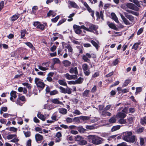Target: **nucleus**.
<instances>
[{"label":"nucleus","instance_id":"f257e3e1","mask_svg":"<svg viewBox=\"0 0 146 146\" xmlns=\"http://www.w3.org/2000/svg\"><path fill=\"white\" fill-rule=\"evenodd\" d=\"M89 142L95 145H99L102 143L104 139L94 135H89L88 136Z\"/></svg>","mask_w":146,"mask_h":146},{"label":"nucleus","instance_id":"f03ea898","mask_svg":"<svg viewBox=\"0 0 146 146\" xmlns=\"http://www.w3.org/2000/svg\"><path fill=\"white\" fill-rule=\"evenodd\" d=\"M43 80L40 78H36L35 79V83L39 89L42 90L44 87L45 84Z\"/></svg>","mask_w":146,"mask_h":146},{"label":"nucleus","instance_id":"7ed1b4c3","mask_svg":"<svg viewBox=\"0 0 146 146\" xmlns=\"http://www.w3.org/2000/svg\"><path fill=\"white\" fill-rule=\"evenodd\" d=\"M7 139L8 140L11 139L10 141V142L15 143L16 145H19L18 143H17L19 141V140L17 137V135L16 134L9 135L7 136ZM18 146H19L18 145Z\"/></svg>","mask_w":146,"mask_h":146},{"label":"nucleus","instance_id":"20e7f679","mask_svg":"<svg viewBox=\"0 0 146 146\" xmlns=\"http://www.w3.org/2000/svg\"><path fill=\"white\" fill-rule=\"evenodd\" d=\"M82 27L83 29L88 32H92L93 30H96L98 28L97 26L94 25L92 24H91L88 28H86L84 25H82Z\"/></svg>","mask_w":146,"mask_h":146},{"label":"nucleus","instance_id":"39448f33","mask_svg":"<svg viewBox=\"0 0 146 146\" xmlns=\"http://www.w3.org/2000/svg\"><path fill=\"white\" fill-rule=\"evenodd\" d=\"M95 58L96 56L94 54L92 53L90 54L88 53H86L85 54H84L82 56V58L85 62H89L90 61L89 58L91 57Z\"/></svg>","mask_w":146,"mask_h":146},{"label":"nucleus","instance_id":"423d86ee","mask_svg":"<svg viewBox=\"0 0 146 146\" xmlns=\"http://www.w3.org/2000/svg\"><path fill=\"white\" fill-rule=\"evenodd\" d=\"M49 63V62H44L41 65H38L37 66L39 69L42 71H46L48 69Z\"/></svg>","mask_w":146,"mask_h":146},{"label":"nucleus","instance_id":"0eeeda50","mask_svg":"<svg viewBox=\"0 0 146 146\" xmlns=\"http://www.w3.org/2000/svg\"><path fill=\"white\" fill-rule=\"evenodd\" d=\"M26 101L25 98L24 96H21L19 97L16 100L15 102L16 104L17 105L22 106Z\"/></svg>","mask_w":146,"mask_h":146},{"label":"nucleus","instance_id":"6e6552de","mask_svg":"<svg viewBox=\"0 0 146 146\" xmlns=\"http://www.w3.org/2000/svg\"><path fill=\"white\" fill-rule=\"evenodd\" d=\"M59 88L60 90V92L61 93L65 94L67 93L69 94L72 93V89L68 87H67L66 88H65L62 86H60L59 87Z\"/></svg>","mask_w":146,"mask_h":146},{"label":"nucleus","instance_id":"1a4fd4ad","mask_svg":"<svg viewBox=\"0 0 146 146\" xmlns=\"http://www.w3.org/2000/svg\"><path fill=\"white\" fill-rule=\"evenodd\" d=\"M132 133L131 132H126L123 133V139L127 141L128 142L129 140V138L131 135Z\"/></svg>","mask_w":146,"mask_h":146},{"label":"nucleus","instance_id":"9d476101","mask_svg":"<svg viewBox=\"0 0 146 146\" xmlns=\"http://www.w3.org/2000/svg\"><path fill=\"white\" fill-rule=\"evenodd\" d=\"M126 5L128 8L134 10L138 11L139 10V8L132 3H127Z\"/></svg>","mask_w":146,"mask_h":146},{"label":"nucleus","instance_id":"9b49d317","mask_svg":"<svg viewBox=\"0 0 146 146\" xmlns=\"http://www.w3.org/2000/svg\"><path fill=\"white\" fill-rule=\"evenodd\" d=\"M82 25L81 26L76 25H74L73 28L76 33L79 34L81 33L82 32L81 30V29H83V28L82 27Z\"/></svg>","mask_w":146,"mask_h":146},{"label":"nucleus","instance_id":"f8f14e48","mask_svg":"<svg viewBox=\"0 0 146 146\" xmlns=\"http://www.w3.org/2000/svg\"><path fill=\"white\" fill-rule=\"evenodd\" d=\"M35 137L36 142L39 143H40L43 139V136L38 133L35 135Z\"/></svg>","mask_w":146,"mask_h":146},{"label":"nucleus","instance_id":"ddd939ff","mask_svg":"<svg viewBox=\"0 0 146 146\" xmlns=\"http://www.w3.org/2000/svg\"><path fill=\"white\" fill-rule=\"evenodd\" d=\"M64 76L68 80H75L78 78V76L76 75H70L68 73L64 75Z\"/></svg>","mask_w":146,"mask_h":146},{"label":"nucleus","instance_id":"4468645a","mask_svg":"<svg viewBox=\"0 0 146 146\" xmlns=\"http://www.w3.org/2000/svg\"><path fill=\"white\" fill-rule=\"evenodd\" d=\"M16 94V92L14 91H12L10 93L11 97L10 98V100L13 102H15V99L17 97Z\"/></svg>","mask_w":146,"mask_h":146},{"label":"nucleus","instance_id":"2eb2a0df","mask_svg":"<svg viewBox=\"0 0 146 146\" xmlns=\"http://www.w3.org/2000/svg\"><path fill=\"white\" fill-rule=\"evenodd\" d=\"M105 110L103 111L101 114V116L102 117H105L106 116H110L111 115V114L109 112H108Z\"/></svg>","mask_w":146,"mask_h":146},{"label":"nucleus","instance_id":"dca6fc26","mask_svg":"<svg viewBox=\"0 0 146 146\" xmlns=\"http://www.w3.org/2000/svg\"><path fill=\"white\" fill-rule=\"evenodd\" d=\"M125 17L128 19L130 21L133 22L134 20V17L133 16L130 15H128L125 12L123 13Z\"/></svg>","mask_w":146,"mask_h":146},{"label":"nucleus","instance_id":"f3484780","mask_svg":"<svg viewBox=\"0 0 146 146\" xmlns=\"http://www.w3.org/2000/svg\"><path fill=\"white\" fill-rule=\"evenodd\" d=\"M69 72L71 74L74 73L75 75H76L78 74V71L76 67L71 68L69 70Z\"/></svg>","mask_w":146,"mask_h":146},{"label":"nucleus","instance_id":"a211bd4d","mask_svg":"<svg viewBox=\"0 0 146 146\" xmlns=\"http://www.w3.org/2000/svg\"><path fill=\"white\" fill-rule=\"evenodd\" d=\"M107 24L110 28L116 31L117 30V28L115 26V24L114 23H110L109 21H108L107 22Z\"/></svg>","mask_w":146,"mask_h":146},{"label":"nucleus","instance_id":"6ab92c4d","mask_svg":"<svg viewBox=\"0 0 146 146\" xmlns=\"http://www.w3.org/2000/svg\"><path fill=\"white\" fill-rule=\"evenodd\" d=\"M120 16L124 23L126 25H129L130 23L129 21L121 13H120Z\"/></svg>","mask_w":146,"mask_h":146},{"label":"nucleus","instance_id":"aec40b11","mask_svg":"<svg viewBox=\"0 0 146 146\" xmlns=\"http://www.w3.org/2000/svg\"><path fill=\"white\" fill-rule=\"evenodd\" d=\"M68 3L72 7L76 9L79 8L78 6L74 2L69 1H68Z\"/></svg>","mask_w":146,"mask_h":146},{"label":"nucleus","instance_id":"412c9836","mask_svg":"<svg viewBox=\"0 0 146 146\" xmlns=\"http://www.w3.org/2000/svg\"><path fill=\"white\" fill-rule=\"evenodd\" d=\"M125 114L123 112L118 113L116 115V117L117 118H119L121 119H123L126 116Z\"/></svg>","mask_w":146,"mask_h":146},{"label":"nucleus","instance_id":"4be33fe9","mask_svg":"<svg viewBox=\"0 0 146 146\" xmlns=\"http://www.w3.org/2000/svg\"><path fill=\"white\" fill-rule=\"evenodd\" d=\"M37 116L38 118L43 121H44L46 119V117L44 115L42 114L41 112H38Z\"/></svg>","mask_w":146,"mask_h":146},{"label":"nucleus","instance_id":"5701e85b","mask_svg":"<svg viewBox=\"0 0 146 146\" xmlns=\"http://www.w3.org/2000/svg\"><path fill=\"white\" fill-rule=\"evenodd\" d=\"M18 90L19 92H23V93L25 94H26L27 92V90L26 88H23L21 87L18 88Z\"/></svg>","mask_w":146,"mask_h":146},{"label":"nucleus","instance_id":"b1692460","mask_svg":"<svg viewBox=\"0 0 146 146\" xmlns=\"http://www.w3.org/2000/svg\"><path fill=\"white\" fill-rule=\"evenodd\" d=\"M112 19L113 20L116 22L119 23V21L116 15L114 13H112L111 14Z\"/></svg>","mask_w":146,"mask_h":146},{"label":"nucleus","instance_id":"393cba45","mask_svg":"<svg viewBox=\"0 0 146 146\" xmlns=\"http://www.w3.org/2000/svg\"><path fill=\"white\" fill-rule=\"evenodd\" d=\"M116 116L114 115L111 117V118L109 120V122L110 123H115L116 122Z\"/></svg>","mask_w":146,"mask_h":146},{"label":"nucleus","instance_id":"a878e982","mask_svg":"<svg viewBox=\"0 0 146 146\" xmlns=\"http://www.w3.org/2000/svg\"><path fill=\"white\" fill-rule=\"evenodd\" d=\"M59 99H52L51 100V102L54 104H62V102H60L59 100Z\"/></svg>","mask_w":146,"mask_h":146},{"label":"nucleus","instance_id":"bb28decb","mask_svg":"<svg viewBox=\"0 0 146 146\" xmlns=\"http://www.w3.org/2000/svg\"><path fill=\"white\" fill-rule=\"evenodd\" d=\"M62 63L65 67H68L70 66L71 63L68 60H65L62 62Z\"/></svg>","mask_w":146,"mask_h":146},{"label":"nucleus","instance_id":"cd10ccee","mask_svg":"<svg viewBox=\"0 0 146 146\" xmlns=\"http://www.w3.org/2000/svg\"><path fill=\"white\" fill-rule=\"evenodd\" d=\"M56 15V13L53 11L50 10L49 12L47 13V15L48 17H50L52 16V17L55 16Z\"/></svg>","mask_w":146,"mask_h":146},{"label":"nucleus","instance_id":"c85d7f7f","mask_svg":"<svg viewBox=\"0 0 146 146\" xmlns=\"http://www.w3.org/2000/svg\"><path fill=\"white\" fill-rule=\"evenodd\" d=\"M90 42L92 45L95 47L96 49H98V48L99 47L98 42V43H96L93 40H91Z\"/></svg>","mask_w":146,"mask_h":146},{"label":"nucleus","instance_id":"c756f323","mask_svg":"<svg viewBox=\"0 0 146 146\" xmlns=\"http://www.w3.org/2000/svg\"><path fill=\"white\" fill-rule=\"evenodd\" d=\"M59 111L60 113L64 115L66 114L67 112V110L64 108L59 109Z\"/></svg>","mask_w":146,"mask_h":146},{"label":"nucleus","instance_id":"7c9ffc66","mask_svg":"<svg viewBox=\"0 0 146 146\" xmlns=\"http://www.w3.org/2000/svg\"><path fill=\"white\" fill-rule=\"evenodd\" d=\"M140 44V42H136L134 44L132 47V49L136 50L138 48Z\"/></svg>","mask_w":146,"mask_h":146},{"label":"nucleus","instance_id":"2f4dec72","mask_svg":"<svg viewBox=\"0 0 146 146\" xmlns=\"http://www.w3.org/2000/svg\"><path fill=\"white\" fill-rule=\"evenodd\" d=\"M136 137L135 136H131L129 138V140L128 142L133 143L135 141Z\"/></svg>","mask_w":146,"mask_h":146},{"label":"nucleus","instance_id":"473e14b6","mask_svg":"<svg viewBox=\"0 0 146 146\" xmlns=\"http://www.w3.org/2000/svg\"><path fill=\"white\" fill-rule=\"evenodd\" d=\"M121 127V126L119 125H117L116 126H113L111 129V130L112 132L114 131L117 130L119 129Z\"/></svg>","mask_w":146,"mask_h":146},{"label":"nucleus","instance_id":"72a5a7b5","mask_svg":"<svg viewBox=\"0 0 146 146\" xmlns=\"http://www.w3.org/2000/svg\"><path fill=\"white\" fill-rule=\"evenodd\" d=\"M58 83L60 85L64 86H67V84L64 80H59L58 81Z\"/></svg>","mask_w":146,"mask_h":146},{"label":"nucleus","instance_id":"f704fd0d","mask_svg":"<svg viewBox=\"0 0 146 146\" xmlns=\"http://www.w3.org/2000/svg\"><path fill=\"white\" fill-rule=\"evenodd\" d=\"M22 84L27 87V88L29 89H31L32 87V86L31 84L28 83L27 82H24L22 83Z\"/></svg>","mask_w":146,"mask_h":146},{"label":"nucleus","instance_id":"c9c22d12","mask_svg":"<svg viewBox=\"0 0 146 146\" xmlns=\"http://www.w3.org/2000/svg\"><path fill=\"white\" fill-rule=\"evenodd\" d=\"M22 84L27 87V88L29 89H31L32 87V86L31 84L28 83L27 82H24L22 83Z\"/></svg>","mask_w":146,"mask_h":146},{"label":"nucleus","instance_id":"e433bc0d","mask_svg":"<svg viewBox=\"0 0 146 146\" xmlns=\"http://www.w3.org/2000/svg\"><path fill=\"white\" fill-rule=\"evenodd\" d=\"M19 16V15H14L11 17V20L12 21H15L17 19Z\"/></svg>","mask_w":146,"mask_h":146},{"label":"nucleus","instance_id":"4c0bfd02","mask_svg":"<svg viewBox=\"0 0 146 146\" xmlns=\"http://www.w3.org/2000/svg\"><path fill=\"white\" fill-rule=\"evenodd\" d=\"M24 44L27 45L29 48L31 49H33L35 48L33 45L30 42H24Z\"/></svg>","mask_w":146,"mask_h":146},{"label":"nucleus","instance_id":"58836bf2","mask_svg":"<svg viewBox=\"0 0 146 146\" xmlns=\"http://www.w3.org/2000/svg\"><path fill=\"white\" fill-rule=\"evenodd\" d=\"M130 79H128L126 80L122 85L123 87H125L127 86L128 84L131 82Z\"/></svg>","mask_w":146,"mask_h":146},{"label":"nucleus","instance_id":"ea45409f","mask_svg":"<svg viewBox=\"0 0 146 146\" xmlns=\"http://www.w3.org/2000/svg\"><path fill=\"white\" fill-rule=\"evenodd\" d=\"M27 32L26 30H21V37L22 38H23L25 35V34Z\"/></svg>","mask_w":146,"mask_h":146},{"label":"nucleus","instance_id":"a19ab883","mask_svg":"<svg viewBox=\"0 0 146 146\" xmlns=\"http://www.w3.org/2000/svg\"><path fill=\"white\" fill-rule=\"evenodd\" d=\"M77 129L80 133H84L86 131V129L83 128L81 126L78 127Z\"/></svg>","mask_w":146,"mask_h":146},{"label":"nucleus","instance_id":"79ce46f5","mask_svg":"<svg viewBox=\"0 0 146 146\" xmlns=\"http://www.w3.org/2000/svg\"><path fill=\"white\" fill-rule=\"evenodd\" d=\"M37 29H39L42 30H43L44 29V25L41 24L40 23L39 25L38 26Z\"/></svg>","mask_w":146,"mask_h":146},{"label":"nucleus","instance_id":"37998d69","mask_svg":"<svg viewBox=\"0 0 146 146\" xmlns=\"http://www.w3.org/2000/svg\"><path fill=\"white\" fill-rule=\"evenodd\" d=\"M53 62H54V64H53V65H52V66H54V64H55L59 63L60 62V61L58 58H54L53 59Z\"/></svg>","mask_w":146,"mask_h":146},{"label":"nucleus","instance_id":"c03bdc74","mask_svg":"<svg viewBox=\"0 0 146 146\" xmlns=\"http://www.w3.org/2000/svg\"><path fill=\"white\" fill-rule=\"evenodd\" d=\"M83 79L81 77L79 78L77 80H76L77 84L82 83L83 81Z\"/></svg>","mask_w":146,"mask_h":146},{"label":"nucleus","instance_id":"a18cd8bd","mask_svg":"<svg viewBox=\"0 0 146 146\" xmlns=\"http://www.w3.org/2000/svg\"><path fill=\"white\" fill-rule=\"evenodd\" d=\"M80 118L81 120L84 121L89 119L90 117L88 116H81L80 117Z\"/></svg>","mask_w":146,"mask_h":146},{"label":"nucleus","instance_id":"49530a36","mask_svg":"<svg viewBox=\"0 0 146 146\" xmlns=\"http://www.w3.org/2000/svg\"><path fill=\"white\" fill-rule=\"evenodd\" d=\"M82 67L83 71L88 69V66L85 63L83 64Z\"/></svg>","mask_w":146,"mask_h":146},{"label":"nucleus","instance_id":"de8ad7c7","mask_svg":"<svg viewBox=\"0 0 146 146\" xmlns=\"http://www.w3.org/2000/svg\"><path fill=\"white\" fill-rule=\"evenodd\" d=\"M87 143V141H86L85 140H83V139H82L81 141H79V144L80 145H84L86 144Z\"/></svg>","mask_w":146,"mask_h":146},{"label":"nucleus","instance_id":"09e8293b","mask_svg":"<svg viewBox=\"0 0 146 146\" xmlns=\"http://www.w3.org/2000/svg\"><path fill=\"white\" fill-rule=\"evenodd\" d=\"M80 117H74L73 119V120L75 122L78 123L80 122Z\"/></svg>","mask_w":146,"mask_h":146},{"label":"nucleus","instance_id":"8fccbe9b","mask_svg":"<svg viewBox=\"0 0 146 146\" xmlns=\"http://www.w3.org/2000/svg\"><path fill=\"white\" fill-rule=\"evenodd\" d=\"M118 122L119 123L121 124H125L126 123V121L125 119H121L119 120Z\"/></svg>","mask_w":146,"mask_h":146},{"label":"nucleus","instance_id":"3c124183","mask_svg":"<svg viewBox=\"0 0 146 146\" xmlns=\"http://www.w3.org/2000/svg\"><path fill=\"white\" fill-rule=\"evenodd\" d=\"M142 88L141 87H138L136 88V91L135 92V94L137 95L138 93L142 91Z\"/></svg>","mask_w":146,"mask_h":146},{"label":"nucleus","instance_id":"603ef678","mask_svg":"<svg viewBox=\"0 0 146 146\" xmlns=\"http://www.w3.org/2000/svg\"><path fill=\"white\" fill-rule=\"evenodd\" d=\"M58 92L56 90H54L50 92V95H53L58 94Z\"/></svg>","mask_w":146,"mask_h":146},{"label":"nucleus","instance_id":"864d4df0","mask_svg":"<svg viewBox=\"0 0 146 146\" xmlns=\"http://www.w3.org/2000/svg\"><path fill=\"white\" fill-rule=\"evenodd\" d=\"M14 115L12 114H9L7 113H5L3 115V116L5 118H7L9 117V116L13 117Z\"/></svg>","mask_w":146,"mask_h":146},{"label":"nucleus","instance_id":"5fc2aeb1","mask_svg":"<svg viewBox=\"0 0 146 146\" xmlns=\"http://www.w3.org/2000/svg\"><path fill=\"white\" fill-rule=\"evenodd\" d=\"M82 139H83L82 137L80 135H77L75 138V140L76 141H80Z\"/></svg>","mask_w":146,"mask_h":146},{"label":"nucleus","instance_id":"6e6d98bb","mask_svg":"<svg viewBox=\"0 0 146 146\" xmlns=\"http://www.w3.org/2000/svg\"><path fill=\"white\" fill-rule=\"evenodd\" d=\"M83 72L85 75L87 76H89L90 72L89 69H88L86 70H84Z\"/></svg>","mask_w":146,"mask_h":146},{"label":"nucleus","instance_id":"4d7b16f0","mask_svg":"<svg viewBox=\"0 0 146 146\" xmlns=\"http://www.w3.org/2000/svg\"><path fill=\"white\" fill-rule=\"evenodd\" d=\"M9 130L11 131L16 132L17 131V129L14 127H11L9 128Z\"/></svg>","mask_w":146,"mask_h":146},{"label":"nucleus","instance_id":"13d9d810","mask_svg":"<svg viewBox=\"0 0 146 146\" xmlns=\"http://www.w3.org/2000/svg\"><path fill=\"white\" fill-rule=\"evenodd\" d=\"M90 90H86L83 94V96L84 97H87L89 94Z\"/></svg>","mask_w":146,"mask_h":146},{"label":"nucleus","instance_id":"bf43d9fd","mask_svg":"<svg viewBox=\"0 0 146 146\" xmlns=\"http://www.w3.org/2000/svg\"><path fill=\"white\" fill-rule=\"evenodd\" d=\"M23 133L26 137H29L31 135V133L30 131H27L25 132L24 131Z\"/></svg>","mask_w":146,"mask_h":146},{"label":"nucleus","instance_id":"052dcab7","mask_svg":"<svg viewBox=\"0 0 146 146\" xmlns=\"http://www.w3.org/2000/svg\"><path fill=\"white\" fill-rule=\"evenodd\" d=\"M86 128L89 129H94V127L93 125H87L86 126Z\"/></svg>","mask_w":146,"mask_h":146},{"label":"nucleus","instance_id":"680f3d73","mask_svg":"<svg viewBox=\"0 0 146 146\" xmlns=\"http://www.w3.org/2000/svg\"><path fill=\"white\" fill-rule=\"evenodd\" d=\"M73 113L74 114L77 115H79L82 114V113L80 112V111L77 110H75L74 111H73Z\"/></svg>","mask_w":146,"mask_h":146},{"label":"nucleus","instance_id":"e2e57ef3","mask_svg":"<svg viewBox=\"0 0 146 146\" xmlns=\"http://www.w3.org/2000/svg\"><path fill=\"white\" fill-rule=\"evenodd\" d=\"M65 47L66 48L68 49V52H72V48L70 46L68 45L66 46Z\"/></svg>","mask_w":146,"mask_h":146},{"label":"nucleus","instance_id":"0e129e2a","mask_svg":"<svg viewBox=\"0 0 146 146\" xmlns=\"http://www.w3.org/2000/svg\"><path fill=\"white\" fill-rule=\"evenodd\" d=\"M76 80L74 81L72 80L68 82V84L70 85H75L77 84Z\"/></svg>","mask_w":146,"mask_h":146},{"label":"nucleus","instance_id":"69168bd1","mask_svg":"<svg viewBox=\"0 0 146 146\" xmlns=\"http://www.w3.org/2000/svg\"><path fill=\"white\" fill-rule=\"evenodd\" d=\"M59 18V16H57L55 18L52 19L51 21L52 22L55 23L56 22L58 21Z\"/></svg>","mask_w":146,"mask_h":146},{"label":"nucleus","instance_id":"338daca9","mask_svg":"<svg viewBox=\"0 0 146 146\" xmlns=\"http://www.w3.org/2000/svg\"><path fill=\"white\" fill-rule=\"evenodd\" d=\"M140 122L142 125L145 124L146 123V120L143 117L141 118Z\"/></svg>","mask_w":146,"mask_h":146},{"label":"nucleus","instance_id":"774afa93","mask_svg":"<svg viewBox=\"0 0 146 146\" xmlns=\"http://www.w3.org/2000/svg\"><path fill=\"white\" fill-rule=\"evenodd\" d=\"M31 140L29 139L27 142L26 146H31Z\"/></svg>","mask_w":146,"mask_h":146}]
</instances>
